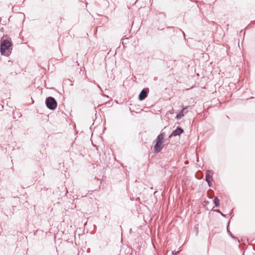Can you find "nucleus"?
Returning <instances> with one entry per match:
<instances>
[{
    "mask_svg": "<svg viewBox=\"0 0 255 255\" xmlns=\"http://www.w3.org/2000/svg\"><path fill=\"white\" fill-rule=\"evenodd\" d=\"M11 46V42L7 39L1 40L0 52L1 54L8 56L9 54V47Z\"/></svg>",
    "mask_w": 255,
    "mask_h": 255,
    "instance_id": "obj_2",
    "label": "nucleus"
},
{
    "mask_svg": "<svg viewBox=\"0 0 255 255\" xmlns=\"http://www.w3.org/2000/svg\"><path fill=\"white\" fill-rule=\"evenodd\" d=\"M188 108V107H185L183 108L182 110L177 115L176 119L178 120L180 119L181 118L183 117L185 114H186V112H185V110Z\"/></svg>",
    "mask_w": 255,
    "mask_h": 255,
    "instance_id": "obj_6",
    "label": "nucleus"
},
{
    "mask_svg": "<svg viewBox=\"0 0 255 255\" xmlns=\"http://www.w3.org/2000/svg\"><path fill=\"white\" fill-rule=\"evenodd\" d=\"M47 107L51 110H54L57 107V103L55 100L52 97H49L46 99Z\"/></svg>",
    "mask_w": 255,
    "mask_h": 255,
    "instance_id": "obj_3",
    "label": "nucleus"
},
{
    "mask_svg": "<svg viewBox=\"0 0 255 255\" xmlns=\"http://www.w3.org/2000/svg\"><path fill=\"white\" fill-rule=\"evenodd\" d=\"M164 138V134L163 133H161L157 137L155 141V144L154 146L155 152L158 153L160 152L163 148Z\"/></svg>",
    "mask_w": 255,
    "mask_h": 255,
    "instance_id": "obj_1",
    "label": "nucleus"
},
{
    "mask_svg": "<svg viewBox=\"0 0 255 255\" xmlns=\"http://www.w3.org/2000/svg\"><path fill=\"white\" fill-rule=\"evenodd\" d=\"M214 203H215V206H216V207H219V205H220V204H219V200L218 198L217 197H216L214 198Z\"/></svg>",
    "mask_w": 255,
    "mask_h": 255,
    "instance_id": "obj_8",
    "label": "nucleus"
},
{
    "mask_svg": "<svg viewBox=\"0 0 255 255\" xmlns=\"http://www.w3.org/2000/svg\"><path fill=\"white\" fill-rule=\"evenodd\" d=\"M149 90L147 88L143 89L139 95V100L140 101L144 100L147 97V94Z\"/></svg>",
    "mask_w": 255,
    "mask_h": 255,
    "instance_id": "obj_5",
    "label": "nucleus"
},
{
    "mask_svg": "<svg viewBox=\"0 0 255 255\" xmlns=\"http://www.w3.org/2000/svg\"><path fill=\"white\" fill-rule=\"evenodd\" d=\"M215 211H216L217 212H218V213H220L221 214V215L222 216H224L221 212L219 210L217 209V210H216Z\"/></svg>",
    "mask_w": 255,
    "mask_h": 255,
    "instance_id": "obj_9",
    "label": "nucleus"
},
{
    "mask_svg": "<svg viewBox=\"0 0 255 255\" xmlns=\"http://www.w3.org/2000/svg\"><path fill=\"white\" fill-rule=\"evenodd\" d=\"M213 172L212 171L208 170L206 175V180L208 182L209 186H210L212 181V176Z\"/></svg>",
    "mask_w": 255,
    "mask_h": 255,
    "instance_id": "obj_4",
    "label": "nucleus"
},
{
    "mask_svg": "<svg viewBox=\"0 0 255 255\" xmlns=\"http://www.w3.org/2000/svg\"><path fill=\"white\" fill-rule=\"evenodd\" d=\"M183 130L180 128H177L175 130L173 131L171 135L177 136L183 133Z\"/></svg>",
    "mask_w": 255,
    "mask_h": 255,
    "instance_id": "obj_7",
    "label": "nucleus"
}]
</instances>
